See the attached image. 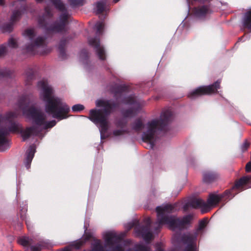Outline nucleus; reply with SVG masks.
Listing matches in <instances>:
<instances>
[{"label": "nucleus", "mask_w": 251, "mask_h": 251, "mask_svg": "<svg viewBox=\"0 0 251 251\" xmlns=\"http://www.w3.org/2000/svg\"><path fill=\"white\" fill-rule=\"evenodd\" d=\"M37 86L42 91L41 98L45 103L46 113L59 121L68 118L70 107L60 98L53 95L54 91L49 86L47 81L41 80L38 82Z\"/></svg>", "instance_id": "1"}, {"label": "nucleus", "mask_w": 251, "mask_h": 251, "mask_svg": "<svg viewBox=\"0 0 251 251\" xmlns=\"http://www.w3.org/2000/svg\"><path fill=\"white\" fill-rule=\"evenodd\" d=\"M55 7L61 12L59 16V21H56L53 24L49 25L50 20L53 17L52 9L49 6L45 7V12L43 15L39 16L38 19L40 27L45 30L47 33H60L67 32L66 25L69 23L71 15L63 2L61 0H50Z\"/></svg>", "instance_id": "2"}, {"label": "nucleus", "mask_w": 251, "mask_h": 251, "mask_svg": "<svg viewBox=\"0 0 251 251\" xmlns=\"http://www.w3.org/2000/svg\"><path fill=\"white\" fill-rule=\"evenodd\" d=\"M97 107L102 109H91L89 119L95 124H100L103 130L107 129V117L120 108V103L112 100H100L96 101Z\"/></svg>", "instance_id": "3"}, {"label": "nucleus", "mask_w": 251, "mask_h": 251, "mask_svg": "<svg viewBox=\"0 0 251 251\" xmlns=\"http://www.w3.org/2000/svg\"><path fill=\"white\" fill-rule=\"evenodd\" d=\"M247 187H251V176H243L236 180L231 189L226 190L223 194L210 193L207 200V209L217 205L220 202L224 204Z\"/></svg>", "instance_id": "4"}, {"label": "nucleus", "mask_w": 251, "mask_h": 251, "mask_svg": "<svg viewBox=\"0 0 251 251\" xmlns=\"http://www.w3.org/2000/svg\"><path fill=\"white\" fill-rule=\"evenodd\" d=\"M172 113L170 110H166L160 115L158 120H153L148 123V130L142 134V140L144 142L149 143L151 147L154 145L153 139L156 130L166 131L168 125L172 120Z\"/></svg>", "instance_id": "5"}, {"label": "nucleus", "mask_w": 251, "mask_h": 251, "mask_svg": "<svg viewBox=\"0 0 251 251\" xmlns=\"http://www.w3.org/2000/svg\"><path fill=\"white\" fill-rule=\"evenodd\" d=\"M23 113L29 119L38 126H44L45 129L51 128L55 126L56 122L55 120L46 121V116L41 110L34 106H31L23 109Z\"/></svg>", "instance_id": "6"}, {"label": "nucleus", "mask_w": 251, "mask_h": 251, "mask_svg": "<svg viewBox=\"0 0 251 251\" xmlns=\"http://www.w3.org/2000/svg\"><path fill=\"white\" fill-rule=\"evenodd\" d=\"M221 80L218 79L212 84L198 87L190 92L188 94V97L191 99H195L202 96L216 94L218 92V89L221 87Z\"/></svg>", "instance_id": "7"}, {"label": "nucleus", "mask_w": 251, "mask_h": 251, "mask_svg": "<svg viewBox=\"0 0 251 251\" xmlns=\"http://www.w3.org/2000/svg\"><path fill=\"white\" fill-rule=\"evenodd\" d=\"M206 226V222L204 221H201L199 225L198 228L193 232H186L185 233H176L174 235V239L176 242L179 245L183 247L184 248H187L189 244L185 243L182 240L184 238L185 239L187 237H190L191 238L195 239V243L196 248H198L197 245V238L200 231L203 230Z\"/></svg>", "instance_id": "8"}, {"label": "nucleus", "mask_w": 251, "mask_h": 251, "mask_svg": "<svg viewBox=\"0 0 251 251\" xmlns=\"http://www.w3.org/2000/svg\"><path fill=\"white\" fill-rule=\"evenodd\" d=\"M156 226L154 227V232H158L163 225H166L169 228L175 230L177 228H181L180 225L179 218L175 216H163L159 218V221L156 222Z\"/></svg>", "instance_id": "9"}, {"label": "nucleus", "mask_w": 251, "mask_h": 251, "mask_svg": "<svg viewBox=\"0 0 251 251\" xmlns=\"http://www.w3.org/2000/svg\"><path fill=\"white\" fill-rule=\"evenodd\" d=\"M25 6H23L21 9L14 11L10 18V21L9 23H5L1 26V30L3 32H11L13 29L14 24L21 18L22 11L25 10Z\"/></svg>", "instance_id": "10"}, {"label": "nucleus", "mask_w": 251, "mask_h": 251, "mask_svg": "<svg viewBox=\"0 0 251 251\" xmlns=\"http://www.w3.org/2000/svg\"><path fill=\"white\" fill-rule=\"evenodd\" d=\"M88 42L90 46L94 47L99 58L104 60L106 58L105 51L103 47L100 46V40L98 37L90 38Z\"/></svg>", "instance_id": "11"}, {"label": "nucleus", "mask_w": 251, "mask_h": 251, "mask_svg": "<svg viewBox=\"0 0 251 251\" xmlns=\"http://www.w3.org/2000/svg\"><path fill=\"white\" fill-rule=\"evenodd\" d=\"M40 131H41L39 130L38 127L35 126L27 127L25 129H24L22 126L19 133L21 134L23 141H25L29 138L32 134L35 136L38 135L40 133Z\"/></svg>", "instance_id": "12"}, {"label": "nucleus", "mask_w": 251, "mask_h": 251, "mask_svg": "<svg viewBox=\"0 0 251 251\" xmlns=\"http://www.w3.org/2000/svg\"><path fill=\"white\" fill-rule=\"evenodd\" d=\"M75 36V33L70 35L67 37H63L58 45V50L59 51V56L63 59L67 58V55L66 53V47L70 40L73 39Z\"/></svg>", "instance_id": "13"}, {"label": "nucleus", "mask_w": 251, "mask_h": 251, "mask_svg": "<svg viewBox=\"0 0 251 251\" xmlns=\"http://www.w3.org/2000/svg\"><path fill=\"white\" fill-rule=\"evenodd\" d=\"M46 39V38L43 37H38L32 43L26 46V49L27 51L31 53L36 54V49L38 48L45 46Z\"/></svg>", "instance_id": "14"}, {"label": "nucleus", "mask_w": 251, "mask_h": 251, "mask_svg": "<svg viewBox=\"0 0 251 251\" xmlns=\"http://www.w3.org/2000/svg\"><path fill=\"white\" fill-rule=\"evenodd\" d=\"M8 135V131L6 127L0 128V151H4L9 148L8 145V140L7 136Z\"/></svg>", "instance_id": "15"}, {"label": "nucleus", "mask_w": 251, "mask_h": 251, "mask_svg": "<svg viewBox=\"0 0 251 251\" xmlns=\"http://www.w3.org/2000/svg\"><path fill=\"white\" fill-rule=\"evenodd\" d=\"M175 208V206L172 204H166L163 207L157 206L156 208V211L157 214V221H159V218L163 216H168L166 215V213H172Z\"/></svg>", "instance_id": "16"}, {"label": "nucleus", "mask_w": 251, "mask_h": 251, "mask_svg": "<svg viewBox=\"0 0 251 251\" xmlns=\"http://www.w3.org/2000/svg\"><path fill=\"white\" fill-rule=\"evenodd\" d=\"M35 152V149L34 147L33 146H30L26 152V158L25 163L27 169H28L30 166L31 161L34 156Z\"/></svg>", "instance_id": "17"}, {"label": "nucleus", "mask_w": 251, "mask_h": 251, "mask_svg": "<svg viewBox=\"0 0 251 251\" xmlns=\"http://www.w3.org/2000/svg\"><path fill=\"white\" fill-rule=\"evenodd\" d=\"M218 175L212 172H204L203 173V181L206 183H211L217 180Z\"/></svg>", "instance_id": "18"}, {"label": "nucleus", "mask_w": 251, "mask_h": 251, "mask_svg": "<svg viewBox=\"0 0 251 251\" xmlns=\"http://www.w3.org/2000/svg\"><path fill=\"white\" fill-rule=\"evenodd\" d=\"M191 207L194 208H201L202 210L207 209V205L206 203L201 199H193L190 201Z\"/></svg>", "instance_id": "19"}, {"label": "nucleus", "mask_w": 251, "mask_h": 251, "mask_svg": "<svg viewBox=\"0 0 251 251\" xmlns=\"http://www.w3.org/2000/svg\"><path fill=\"white\" fill-rule=\"evenodd\" d=\"M12 119L10 118L9 120H6V121H8L10 123V126L8 128H6L7 131H8V135L10 132L19 133L22 126L21 124L13 121L12 120Z\"/></svg>", "instance_id": "20"}, {"label": "nucleus", "mask_w": 251, "mask_h": 251, "mask_svg": "<svg viewBox=\"0 0 251 251\" xmlns=\"http://www.w3.org/2000/svg\"><path fill=\"white\" fill-rule=\"evenodd\" d=\"M182 240L185 243H188L189 245L187 248H184L182 251H199V249L196 247L195 239L187 237L185 239L184 238Z\"/></svg>", "instance_id": "21"}, {"label": "nucleus", "mask_w": 251, "mask_h": 251, "mask_svg": "<svg viewBox=\"0 0 251 251\" xmlns=\"http://www.w3.org/2000/svg\"><path fill=\"white\" fill-rule=\"evenodd\" d=\"M243 23L244 28L251 31V8L245 13Z\"/></svg>", "instance_id": "22"}, {"label": "nucleus", "mask_w": 251, "mask_h": 251, "mask_svg": "<svg viewBox=\"0 0 251 251\" xmlns=\"http://www.w3.org/2000/svg\"><path fill=\"white\" fill-rule=\"evenodd\" d=\"M17 242L24 247H28L33 244V240L27 236H21L18 238Z\"/></svg>", "instance_id": "23"}, {"label": "nucleus", "mask_w": 251, "mask_h": 251, "mask_svg": "<svg viewBox=\"0 0 251 251\" xmlns=\"http://www.w3.org/2000/svg\"><path fill=\"white\" fill-rule=\"evenodd\" d=\"M94 241L92 244V250L89 251H107L100 240L95 239Z\"/></svg>", "instance_id": "24"}, {"label": "nucleus", "mask_w": 251, "mask_h": 251, "mask_svg": "<svg viewBox=\"0 0 251 251\" xmlns=\"http://www.w3.org/2000/svg\"><path fill=\"white\" fill-rule=\"evenodd\" d=\"M25 84L26 85H31V81L34 79V71L32 69L29 68L25 72Z\"/></svg>", "instance_id": "25"}, {"label": "nucleus", "mask_w": 251, "mask_h": 251, "mask_svg": "<svg viewBox=\"0 0 251 251\" xmlns=\"http://www.w3.org/2000/svg\"><path fill=\"white\" fill-rule=\"evenodd\" d=\"M145 222L146 223V225L141 226L140 227L139 229V231L142 236H143V234H146V232L150 231V226L151 223V218H147L145 220Z\"/></svg>", "instance_id": "26"}, {"label": "nucleus", "mask_w": 251, "mask_h": 251, "mask_svg": "<svg viewBox=\"0 0 251 251\" xmlns=\"http://www.w3.org/2000/svg\"><path fill=\"white\" fill-rule=\"evenodd\" d=\"M193 219V215L191 214L184 216L181 219H179L181 228L184 227L186 225L189 224Z\"/></svg>", "instance_id": "27"}, {"label": "nucleus", "mask_w": 251, "mask_h": 251, "mask_svg": "<svg viewBox=\"0 0 251 251\" xmlns=\"http://www.w3.org/2000/svg\"><path fill=\"white\" fill-rule=\"evenodd\" d=\"M128 88L125 85H120L116 86L114 90V97L117 100L118 95H121L123 92L127 90Z\"/></svg>", "instance_id": "28"}, {"label": "nucleus", "mask_w": 251, "mask_h": 251, "mask_svg": "<svg viewBox=\"0 0 251 251\" xmlns=\"http://www.w3.org/2000/svg\"><path fill=\"white\" fill-rule=\"evenodd\" d=\"M107 4V1L106 0H101L98 1L97 3V14H100L103 13L104 11L105 7Z\"/></svg>", "instance_id": "29"}, {"label": "nucleus", "mask_w": 251, "mask_h": 251, "mask_svg": "<svg viewBox=\"0 0 251 251\" xmlns=\"http://www.w3.org/2000/svg\"><path fill=\"white\" fill-rule=\"evenodd\" d=\"M122 114L124 118H131L136 114L134 108L131 107L122 111Z\"/></svg>", "instance_id": "30"}, {"label": "nucleus", "mask_w": 251, "mask_h": 251, "mask_svg": "<svg viewBox=\"0 0 251 251\" xmlns=\"http://www.w3.org/2000/svg\"><path fill=\"white\" fill-rule=\"evenodd\" d=\"M12 72L7 69L0 70V80L3 78H11Z\"/></svg>", "instance_id": "31"}, {"label": "nucleus", "mask_w": 251, "mask_h": 251, "mask_svg": "<svg viewBox=\"0 0 251 251\" xmlns=\"http://www.w3.org/2000/svg\"><path fill=\"white\" fill-rule=\"evenodd\" d=\"M144 127V124L140 118L136 119L132 124V128L137 131H140Z\"/></svg>", "instance_id": "32"}, {"label": "nucleus", "mask_w": 251, "mask_h": 251, "mask_svg": "<svg viewBox=\"0 0 251 251\" xmlns=\"http://www.w3.org/2000/svg\"><path fill=\"white\" fill-rule=\"evenodd\" d=\"M135 102V99L131 96L125 97L122 100V103H125L126 104L132 105L134 104Z\"/></svg>", "instance_id": "33"}, {"label": "nucleus", "mask_w": 251, "mask_h": 251, "mask_svg": "<svg viewBox=\"0 0 251 251\" xmlns=\"http://www.w3.org/2000/svg\"><path fill=\"white\" fill-rule=\"evenodd\" d=\"M14 116V113L12 112H8L6 113L5 116L0 114V123L2 122L5 121L6 120H9L10 118H13Z\"/></svg>", "instance_id": "34"}, {"label": "nucleus", "mask_w": 251, "mask_h": 251, "mask_svg": "<svg viewBox=\"0 0 251 251\" xmlns=\"http://www.w3.org/2000/svg\"><path fill=\"white\" fill-rule=\"evenodd\" d=\"M44 246V244L42 242H40L35 246H30V251H41L42 248ZM25 251H29L28 249H26Z\"/></svg>", "instance_id": "35"}, {"label": "nucleus", "mask_w": 251, "mask_h": 251, "mask_svg": "<svg viewBox=\"0 0 251 251\" xmlns=\"http://www.w3.org/2000/svg\"><path fill=\"white\" fill-rule=\"evenodd\" d=\"M85 241L83 240H77L73 243L70 247L71 249H79L84 244Z\"/></svg>", "instance_id": "36"}, {"label": "nucleus", "mask_w": 251, "mask_h": 251, "mask_svg": "<svg viewBox=\"0 0 251 251\" xmlns=\"http://www.w3.org/2000/svg\"><path fill=\"white\" fill-rule=\"evenodd\" d=\"M68 2L72 7L82 6L84 4V0H68Z\"/></svg>", "instance_id": "37"}, {"label": "nucleus", "mask_w": 251, "mask_h": 251, "mask_svg": "<svg viewBox=\"0 0 251 251\" xmlns=\"http://www.w3.org/2000/svg\"><path fill=\"white\" fill-rule=\"evenodd\" d=\"M24 34L27 36L30 40H32L35 36L34 30L32 29H27L25 31Z\"/></svg>", "instance_id": "38"}, {"label": "nucleus", "mask_w": 251, "mask_h": 251, "mask_svg": "<svg viewBox=\"0 0 251 251\" xmlns=\"http://www.w3.org/2000/svg\"><path fill=\"white\" fill-rule=\"evenodd\" d=\"M143 238L145 240L146 243H149L153 239L152 233L150 231L143 234L142 236Z\"/></svg>", "instance_id": "39"}, {"label": "nucleus", "mask_w": 251, "mask_h": 251, "mask_svg": "<svg viewBox=\"0 0 251 251\" xmlns=\"http://www.w3.org/2000/svg\"><path fill=\"white\" fill-rule=\"evenodd\" d=\"M96 26L97 29V34H101L104 28V24L102 22H98L96 24Z\"/></svg>", "instance_id": "40"}, {"label": "nucleus", "mask_w": 251, "mask_h": 251, "mask_svg": "<svg viewBox=\"0 0 251 251\" xmlns=\"http://www.w3.org/2000/svg\"><path fill=\"white\" fill-rule=\"evenodd\" d=\"M89 52L87 49H84L80 51V57L82 59L87 60L89 57Z\"/></svg>", "instance_id": "41"}, {"label": "nucleus", "mask_w": 251, "mask_h": 251, "mask_svg": "<svg viewBox=\"0 0 251 251\" xmlns=\"http://www.w3.org/2000/svg\"><path fill=\"white\" fill-rule=\"evenodd\" d=\"M128 132V131L125 129H116L113 131L112 133L114 136H118Z\"/></svg>", "instance_id": "42"}, {"label": "nucleus", "mask_w": 251, "mask_h": 251, "mask_svg": "<svg viewBox=\"0 0 251 251\" xmlns=\"http://www.w3.org/2000/svg\"><path fill=\"white\" fill-rule=\"evenodd\" d=\"M84 109V106L80 104H77L74 105L72 107V110L74 112H78L83 110Z\"/></svg>", "instance_id": "43"}, {"label": "nucleus", "mask_w": 251, "mask_h": 251, "mask_svg": "<svg viewBox=\"0 0 251 251\" xmlns=\"http://www.w3.org/2000/svg\"><path fill=\"white\" fill-rule=\"evenodd\" d=\"M8 46L13 48H17L18 47V44L16 41L13 38L9 39L8 42Z\"/></svg>", "instance_id": "44"}, {"label": "nucleus", "mask_w": 251, "mask_h": 251, "mask_svg": "<svg viewBox=\"0 0 251 251\" xmlns=\"http://www.w3.org/2000/svg\"><path fill=\"white\" fill-rule=\"evenodd\" d=\"M127 124L126 122H125L123 120H118L116 123V125L118 127L124 128L126 126Z\"/></svg>", "instance_id": "45"}, {"label": "nucleus", "mask_w": 251, "mask_h": 251, "mask_svg": "<svg viewBox=\"0 0 251 251\" xmlns=\"http://www.w3.org/2000/svg\"><path fill=\"white\" fill-rule=\"evenodd\" d=\"M250 143L248 142L247 140H246L241 147L242 151L244 152L247 151V150L250 147Z\"/></svg>", "instance_id": "46"}, {"label": "nucleus", "mask_w": 251, "mask_h": 251, "mask_svg": "<svg viewBox=\"0 0 251 251\" xmlns=\"http://www.w3.org/2000/svg\"><path fill=\"white\" fill-rule=\"evenodd\" d=\"M7 51V47L4 45L0 46V56L3 55Z\"/></svg>", "instance_id": "47"}, {"label": "nucleus", "mask_w": 251, "mask_h": 251, "mask_svg": "<svg viewBox=\"0 0 251 251\" xmlns=\"http://www.w3.org/2000/svg\"><path fill=\"white\" fill-rule=\"evenodd\" d=\"M191 207V205L190 204V201L186 203L183 206V209L185 212L189 210V208Z\"/></svg>", "instance_id": "48"}, {"label": "nucleus", "mask_w": 251, "mask_h": 251, "mask_svg": "<svg viewBox=\"0 0 251 251\" xmlns=\"http://www.w3.org/2000/svg\"><path fill=\"white\" fill-rule=\"evenodd\" d=\"M92 237H93V236H92V235L91 234V233H86L84 241H85V242L87 241H89L91 238H92Z\"/></svg>", "instance_id": "49"}, {"label": "nucleus", "mask_w": 251, "mask_h": 251, "mask_svg": "<svg viewBox=\"0 0 251 251\" xmlns=\"http://www.w3.org/2000/svg\"><path fill=\"white\" fill-rule=\"evenodd\" d=\"M155 251H164L162 248L160 243H157L155 245Z\"/></svg>", "instance_id": "50"}, {"label": "nucleus", "mask_w": 251, "mask_h": 251, "mask_svg": "<svg viewBox=\"0 0 251 251\" xmlns=\"http://www.w3.org/2000/svg\"><path fill=\"white\" fill-rule=\"evenodd\" d=\"M246 171L247 172H250L251 171V161H250L246 164Z\"/></svg>", "instance_id": "51"}, {"label": "nucleus", "mask_w": 251, "mask_h": 251, "mask_svg": "<svg viewBox=\"0 0 251 251\" xmlns=\"http://www.w3.org/2000/svg\"><path fill=\"white\" fill-rule=\"evenodd\" d=\"M60 251H72V249H71V247L70 246L68 247H65L64 249L60 250Z\"/></svg>", "instance_id": "52"}, {"label": "nucleus", "mask_w": 251, "mask_h": 251, "mask_svg": "<svg viewBox=\"0 0 251 251\" xmlns=\"http://www.w3.org/2000/svg\"><path fill=\"white\" fill-rule=\"evenodd\" d=\"M24 100L23 98H21L19 101V106L20 107L22 108V106H23V103L24 102Z\"/></svg>", "instance_id": "53"}, {"label": "nucleus", "mask_w": 251, "mask_h": 251, "mask_svg": "<svg viewBox=\"0 0 251 251\" xmlns=\"http://www.w3.org/2000/svg\"><path fill=\"white\" fill-rule=\"evenodd\" d=\"M20 217H21V219L23 220L25 219V217L24 214H23L21 213V215H20Z\"/></svg>", "instance_id": "54"}, {"label": "nucleus", "mask_w": 251, "mask_h": 251, "mask_svg": "<svg viewBox=\"0 0 251 251\" xmlns=\"http://www.w3.org/2000/svg\"><path fill=\"white\" fill-rule=\"evenodd\" d=\"M4 4V0H0V5H3Z\"/></svg>", "instance_id": "55"}, {"label": "nucleus", "mask_w": 251, "mask_h": 251, "mask_svg": "<svg viewBox=\"0 0 251 251\" xmlns=\"http://www.w3.org/2000/svg\"><path fill=\"white\" fill-rule=\"evenodd\" d=\"M139 224V222H137V223H136V224ZM135 226V223H132V225H131V227H133L134 226Z\"/></svg>", "instance_id": "56"}, {"label": "nucleus", "mask_w": 251, "mask_h": 251, "mask_svg": "<svg viewBox=\"0 0 251 251\" xmlns=\"http://www.w3.org/2000/svg\"><path fill=\"white\" fill-rule=\"evenodd\" d=\"M120 0H113V2L116 3L118 2Z\"/></svg>", "instance_id": "57"}, {"label": "nucleus", "mask_w": 251, "mask_h": 251, "mask_svg": "<svg viewBox=\"0 0 251 251\" xmlns=\"http://www.w3.org/2000/svg\"><path fill=\"white\" fill-rule=\"evenodd\" d=\"M38 2H41L43 1V0H36Z\"/></svg>", "instance_id": "58"}, {"label": "nucleus", "mask_w": 251, "mask_h": 251, "mask_svg": "<svg viewBox=\"0 0 251 251\" xmlns=\"http://www.w3.org/2000/svg\"><path fill=\"white\" fill-rule=\"evenodd\" d=\"M24 0H18V1H24Z\"/></svg>", "instance_id": "59"}, {"label": "nucleus", "mask_w": 251, "mask_h": 251, "mask_svg": "<svg viewBox=\"0 0 251 251\" xmlns=\"http://www.w3.org/2000/svg\"><path fill=\"white\" fill-rule=\"evenodd\" d=\"M17 2L16 1H15L14 3H16ZM15 4L14 3L13 5H15Z\"/></svg>", "instance_id": "60"}]
</instances>
